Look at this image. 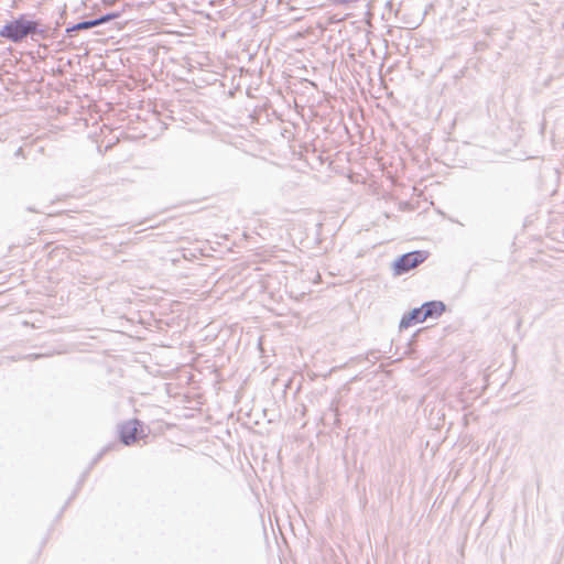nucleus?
<instances>
[{
  "label": "nucleus",
  "mask_w": 564,
  "mask_h": 564,
  "mask_svg": "<svg viewBox=\"0 0 564 564\" xmlns=\"http://www.w3.org/2000/svg\"><path fill=\"white\" fill-rule=\"evenodd\" d=\"M37 22L28 20L24 15L8 22L1 30L0 36L14 43L21 42L28 35L37 32Z\"/></svg>",
  "instance_id": "obj_1"
},
{
  "label": "nucleus",
  "mask_w": 564,
  "mask_h": 564,
  "mask_svg": "<svg viewBox=\"0 0 564 564\" xmlns=\"http://www.w3.org/2000/svg\"><path fill=\"white\" fill-rule=\"evenodd\" d=\"M426 256L422 251H413L400 257L394 263L395 274H402L425 260Z\"/></svg>",
  "instance_id": "obj_2"
},
{
  "label": "nucleus",
  "mask_w": 564,
  "mask_h": 564,
  "mask_svg": "<svg viewBox=\"0 0 564 564\" xmlns=\"http://www.w3.org/2000/svg\"><path fill=\"white\" fill-rule=\"evenodd\" d=\"M140 432L138 420H130L121 425L120 437L123 444L131 445L137 442Z\"/></svg>",
  "instance_id": "obj_3"
},
{
  "label": "nucleus",
  "mask_w": 564,
  "mask_h": 564,
  "mask_svg": "<svg viewBox=\"0 0 564 564\" xmlns=\"http://www.w3.org/2000/svg\"><path fill=\"white\" fill-rule=\"evenodd\" d=\"M424 311L422 307L414 308L401 318L400 327L409 328L415 324L425 322Z\"/></svg>",
  "instance_id": "obj_4"
},
{
  "label": "nucleus",
  "mask_w": 564,
  "mask_h": 564,
  "mask_svg": "<svg viewBox=\"0 0 564 564\" xmlns=\"http://www.w3.org/2000/svg\"><path fill=\"white\" fill-rule=\"evenodd\" d=\"M118 17H119L118 13H110V14L104 15V17L97 19V20L85 21V22L77 23V24L73 25L72 28H68L66 31H67V33H70V32H74V31L90 29V28L97 26L99 24H102L105 22H108L110 20H113V19H116Z\"/></svg>",
  "instance_id": "obj_5"
},
{
  "label": "nucleus",
  "mask_w": 564,
  "mask_h": 564,
  "mask_svg": "<svg viewBox=\"0 0 564 564\" xmlns=\"http://www.w3.org/2000/svg\"><path fill=\"white\" fill-rule=\"evenodd\" d=\"M421 307L424 311V316L426 319L440 317L445 311V305L441 301L427 302L424 303Z\"/></svg>",
  "instance_id": "obj_6"
}]
</instances>
